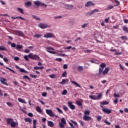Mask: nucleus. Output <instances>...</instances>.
Instances as JSON below:
<instances>
[{
    "instance_id": "nucleus-1",
    "label": "nucleus",
    "mask_w": 128,
    "mask_h": 128,
    "mask_svg": "<svg viewBox=\"0 0 128 128\" xmlns=\"http://www.w3.org/2000/svg\"><path fill=\"white\" fill-rule=\"evenodd\" d=\"M28 58L31 60H38L40 58V56L36 54L33 55L32 54L30 53L28 55Z\"/></svg>"
},
{
    "instance_id": "nucleus-25",
    "label": "nucleus",
    "mask_w": 128,
    "mask_h": 128,
    "mask_svg": "<svg viewBox=\"0 0 128 128\" xmlns=\"http://www.w3.org/2000/svg\"><path fill=\"white\" fill-rule=\"evenodd\" d=\"M114 8V6L112 5H108L106 8V10H112Z\"/></svg>"
},
{
    "instance_id": "nucleus-17",
    "label": "nucleus",
    "mask_w": 128,
    "mask_h": 128,
    "mask_svg": "<svg viewBox=\"0 0 128 128\" xmlns=\"http://www.w3.org/2000/svg\"><path fill=\"white\" fill-rule=\"evenodd\" d=\"M18 124L17 122H16L14 121H13L11 124H10V126L12 128H16V126H18Z\"/></svg>"
},
{
    "instance_id": "nucleus-62",
    "label": "nucleus",
    "mask_w": 128,
    "mask_h": 128,
    "mask_svg": "<svg viewBox=\"0 0 128 128\" xmlns=\"http://www.w3.org/2000/svg\"><path fill=\"white\" fill-rule=\"evenodd\" d=\"M68 124L72 128H74V124H72V122H69Z\"/></svg>"
},
{
    "instance_id": "nucleus-53",
    "label": "nucleus",
    "mask_w": 128,
    "mask_h": 128,
    "mask_svg": "<svg viewBox=\"0 0 128 128\" xmlns=\"http://www.w3.org/2000/svg\"><path fill=\"white\" fill-rule=\"evenodd\" d=\"M63 109L64 110H65L66 112V110H68V107H66V106H63Z\"/></svg>"
},
{
    "instance_id": "nucleus-16",
    "label": "nucleus",
    "mask_w": 128,
    "mask_h": 128,
    "mask_svg": "<svg viewBox=\"0 0 128 128\" xmlns=\"http://www.w3.org/2000/svg\"><path fill=\"white\" fill-rule=\"evenodd\" d=\"M65 8H66V10H72V8H74V6L70 4H66Z\"/></svg>"
},
{
    "instance_id": "nucleus-2",
    "label": "nucleus",
    "mask_w": 128,
    "mask_h": 128,
    "mask_svg": "<svg viewBox=\"0 0 128 128\" xmlns=\"http://www.w3.org/2000/svg\"><path fill=\"white\" fill-rule=\"evenodd\" d=\"M106 66V65L105 63H102L100 64V68H99L98 74L100 76L102 74V72L104 70V68Z\"/></svg>"
},
{
    "instance_id": "nucleus-11",
    "label": "nucleus",
    "mask_w": 128,
    "mask_h": 128,
    "mask_svg": "<svg viewBox=\"0 0 128 128\" xmlns=\"http://www.w3.org/2000/svg\"><path fill=\"white\" fill-rule=\"evenodd\" d=\"M0 82L1 84H4V86H8V82H6V79L4 78H1Z\"/></svg>"
},
{
    "instance_id": "nucleus-36",
    "label": "nucleus",
    "mask_w": 128,
    "mask_h": 128,
    "mask_svg": "<svg viewBox=\"0 0 128 128\" xmlns=\"http://www.w3.org/2000/svg\"><path fill=\"white\" fill-rule=\"evenodd\" d=\"M90 111L88 110H85L84 112V116H90Z\"/></svg>"
},
{
    "instance_id": "nucleus-58",
    "label": "nucleus",
    "mask_w": 128,
    "mask_h": 128,
    "mask_svg": "<svg viewBox=\"0 0 128 128\" xmlns=\"http://www.w3.org/2000/svg\"><path fill=\"white\" fill-rule=\"evenodd\" d=\"M104 122H105V124H108V126H110V122H108L107 120H104Z\"/></svg>"
},
{
    "instance_id": "nucleus-47",
    "label": "nucleus",
    "mask_w": 128,
    "mask_h": 128,
    "mask_svg": "<svg viewBox=\"0 0 128 128\" xmlns=\"http://www.w3.org/2000/svg\"><path fill=\"white\" fill-rule=\"evenodd\" d=\"M24 60L26 62H28V60H30V59L28 58V56H26V55L24 56Z\"/></svg>"
},
{
    "instance_id": "nucleus-40",
    "label": "nucleus",
    "mask_w": 128,
    "mask_h": 128,
    "mask_svg": "<svg viewBox=\"0 0 128 128\" xmlns=\"http://www.w3.org/2000/svg\"><path fill=\"white\" fill-rule=\"evenodd\" d=\"M61 124H66V119L64 118H62Z\"/></svg>"
},
{
    "instance_id": "nucleus-56",
    "label": "nucleus",
    "mask_w": 128,
    "mask_h": 128,
    "mask_svg": "<svg viewBox=\"0 0 128 128\" xmlns=\"http://www.w3.org/2000/svg\"><path fill=\"white\" fill-rule=\"evenodd\" d=\"M40 6H45V8H46V4H45L44 3L40 2Z\"/></svg>"
},
{
    "instance_id": "nucleus-50",
    "label": "nucleus",
    "mask_w": 128,
    "mask_h": 128,
    "mask_svg": "<svg viewBox=\"0 0 128 128\" xmlns=\"http://www.w3.org/2000/svg\"><path fill=\"white\" fill-rule=\"evenodd\" d=\"M66 74H68L66 73V72H64L62 74V78H66Z\"/></svg>"
},
{
    "instance_id": "nucleus-55",
    "label": "nucleus",
    "mask_w": 128,
    "mask_h": 128,
    "mask_svg": "<svg viewBox=\"0 0 128 128\" xmlns=\"http://www.w3.org/2000/svg\"><path fill=\"white\" fill-rule=\"evenodd\" d=\"M114 98H120V94H118L116 93H114Z\"/></svg>"
},
{
    "instance_id": "nucleus-61",
    "label": "nucleus",
    "mask_w": 128,
    "mask_h": 128,
    "mask_svg": "<svg viewBox=\"0 0 128 128\" xmlns=\"http://www.w3.org/2000/svg\"><path fill=\"white\" fill-rule=\"evenodd\" d=\"M63 68H64V70H66V68H68V64H64V66H63Z\"/></svg>"
},
{
    "instance_id": "nucleus-8",
    "label": "nucleus",
    "mask_w": 128,
    "mask_h": 128,
    "mask_svg": "<svg viewBox=\"0 0 128 128\" xmlns=\"http://www.w3.org/2000/svg\"><path fill=\"white\" fill-rule=\"evenodd\" d=\"M100 12V10L98 9H94V10H92L88 12L87 14V16H92V14H94L96 12Z\"/></svg>"
},
{
    "instance_id": "nucleus-24",
    "label": "nucleus",
    "mask_w": 128,
    "mask_h": 128,
    "mask_svg": "<svg viewBox=\"0 0 128 128\" xmlns=\"http://www.w3.org/2000/svg\"><path fill=\"white\" fill-rule=\"evenodd\" d=\"M42 34H36L34 36V38H42Z\"/></svg>"
},
{
    "instance_id": "nucleus-31",
    "label": "nucleus",
    "mask_w": 128,
    "mask_h": 128,
    "mask_svg": "<svg viewBox=\"0 0 128 128\" xmlns=\"http://www.w3.org/2000/svg\"><path fill=\"white\" fill-rule=\"evenodd\" d=\"M102 96V93L98 94V95L96 96V100H100Z\"/></svg>"
},
{
    "instance_id": "nucleus-39",
    "label": "nucleus",
    "mask_w": 128,
    "mask_h": 128,
    "mask_svg": "<svg viewBox=\"0 0 128 128\" xmlns=\"http://www.w3.org/2000/svg\"><path fill=\"white\" fill-rule=\"evenodd\" d=\"M32 16V18H35V20H40V18H38V16H36L33 15V16Z\"/></svg>"
},
{
    "instance_id": "nucleus-37",
    "label": "nucleus",
    "mask_w": 128,
    "mask_h": 128,
    "mask_svg": "<svg viewBox=\"0 0 128 128\" xmlns=\"http://www.w3.org/2000/svg\"><path fill=\"white\" fill-rule=\"evenodd\" d=\"M22 48V45L18 44L16 46V50H21Z\"/></svg>"
},
{
    "instance_id": "nucleus-44",
    "label": "nucleus",
    "mask_w": 128,
    "mask_h": 128,
    "mask_svg": "<svg viewBox=\"0 0 128 128\" xmlns=\"http://www.w3.org/2000/svg\"><path fill=\"white\" fill-rule=\"evenodd\" d=\"M88 23L84 24L82 26V28H86V26H88Z\"/></svg>"
},
{
    "instance_id": "nucleus-4",
    "label": "nucleus",
    "mask_w": 128,
    "mask_h": 128,
    "mask_svg": "<svg viewBox=\"0 0 128 128\" xmlns=\"http://www.w3.org/2000/svg\"><path fill=\"white\" fill-rule=\"evenodd\" d=\"M52 50H54V49L52 47H48L46 48V52H48L52 54H56V52Z\"/></svg>"
},
{
    "instance_id": "nucleus-43",
    "label": "nucleus",
    "mask_w": 128,
    "mask_h": 128,
    "mask_svg": "<svg viewBox=\"0 0 128 128\" xmlns=\"http://www.w3.org/2000/svg\"><path fill=\"white\" fill-rule=\"evenodd\" d=\"M23 78H24V80H30V78H28V76H23Z\"/></svg>"
},
{
    "instance_id": "nucleus-29",
    "label": "nucleus",
    "mask_w": 128,
    "mask_h": 128,
    "mask_svg": "<svg viewBox=\"0 0 128 128\" xmlns=\"http://www.w3.org/2000/svg\"><path fill=\"white\" fill-rule=\"evenodd\" d=\"M90 98H91V100H96V96L95 95H90L89 96Z\"/></svg>"
},
{
    "instance_id": "nucleus-33",
    "label": "nucleus",
    "mask_w": 128,
    "mask_h": 128,
    "mask_svg": "<svg viewBox=\"0 0 128 128\" xmlns=\"http://www.w3.org/2000/svg\"><path fill=\"white\" fill-rule=\"evenodd\" d=\"M6 70H10V72H12V73L14 74H16V71H14V70H12V68H10L8 67V66H6Z\"/></svg>"
},
{
    "instance_id": "nucleus-63",
    "label": "nucleus",
    "mask_w": 128,
    "mask_h": 128,
    "mask_svg": "<svg viewBox=\"0 0 128 128\" xmlns=\"http://www.w3.org/2000/svg\"><path fill=\"white\" fill-rule=\"evenodd\" d=\"M64 48V50H70V48H72V46H69L68 47H65Z\"/></svg>"
},
{
    "instance_id": "nucleus-34",
    "label": "nucleus",
    "mask_w": 128,
    "mask_h": 128,
    "mask_svg": "<svg viewBox=\"0 0 128 128\" xmlns=\"http://www.w3.org/2000/svg\"><path fill=\"white\" fill-rule=\"evenodd\" d=\"M18 102H22V104H26V100H24L20 98H18Z\"/></svg>"
},
{
    "instance_id": "nucleus-20",
    "label": "nucleus",
    "mask_w": 128,
    "mask_h": 128,
    "mask_svg": "<svg viewBox=\"0 0 128 128\" xmlns=\"http://www.w3.org/2000/svg\"><path fill=\"white\" fill-rule=\"evenodd\" d=\"M48 126H50V128H52V126H54V122L52 121H48Z\"/></svg>"
},
{
    "instance_id": "nucleus-15",
    "label": "nucleus",
    "mask_w": 128,
    "mask_h": 128,
    "mask_svg": "<svg viewBox=\"0 0 128 128\" xmlns=\"http://www.w3.org/2000/svg\"><path fill=\"white\" fill-rule=\"evenodd\" d=\"M14 119L12 118H6V122L8 124L9 126L10 125L12 122H14Z\"/></svg>"
},
{
    "instance_id": "nucleus-49",
    "label": "nucleus",
    "mask_w": 128,
    "mask_h": 128,
    "mask_svg": "<svg viewBox=\"0 0 128 128\" xmlns=\"http://www.w3.org/2000/svg\"><path fill=\"white\" fill-rule=\"evenodd\" d=\"M49 76L50 78H54L56 76L54 74H52L50 75H49Z\"/></svg>"
},
{
    "instance_id": "nucleus-9",
    "label": "nucleus",
    "mask_w": 128,
    "mask_h": 128,
    "mask_svg": "<svg viewBox=\"0 0 128 128\" xmlns=\"http://www.w3.org/2000/svg\"><path fill=\"white\" fill-rule=\"evenodd\" d=\"M96 6V4L92 1L87 2V3L85 4V6L86 8H88V6Z\"/></svg>"
},
{
    "instance_id": "nucleus-14",
    "label": "nucleus",
    "mask_w": 128,
    "mask_h": 128,
    "mask_svg": "<svg viewBox=\"0 0 128 128\" xmlns=\"http://www.w3.org/2000/svg\"><path fill=\"white\" fill-rule=\"evenodd\" d=\"M83 120H84L88 122V120H91L92 118L88 115H84L83 116Z\"/></svg>"
},
{
    "instance_id": "nucleus-57",
    "label": "nucleus",
    "mask_w": 128,
    "mask_h": 128,
    "mask_svg": "<svg viewBox=\"0 0 128 128\" xmlns=\"http://www.w3.org/2000/svg\"><path fill=\"white\" fill-rule=\"evenodd\" d=\"M12 48H16V44L15 43H12L11 44Z\"/></svg>"
},
{
    "instance_id": "nucleus-38",
    "label": "nucleus",
    "mask_w": 128,
    "mask_h": 128,
    "mask_svg": "<svg viewBox=\"0 0 128 128\" xmlns=\"http://www.w3.org/2000/svg\"><path fill=\"white\" fill-rule=\"evenodd\" d=\"M78 72H82L84 70V68L82 66H79L78 68Z\"/></svg>"
},
{
    "instance_id": "nucleus-32",
    "label": "nucleus",
    "mask_w": 128,
    "mask_h": 128,
    "mask_svg": "<svg viewBox=\"0 0 128 128\" xmlns=\"http://www.w3.org/2000/svg\"><path fill=\"white\" fill-rule=\"evenodd\" d=\"M18 10V12H20V14H24V10L20 8H17Z\"/></svg>"
},
{
    "instance_id": "nucleus-35",
    "label": "nucleus",
    "mask_w": 128,
    "mask_h": 128,
    "mask_svg": "<svg viewBox=\"0 0 128 128\" xmlns=\"http://www.w3.org/2000/svg\"><path fill=\"white\" fill-rule=\"evenodd\" d=\"M110 104V102H108V101H104V102H101L100 103V104H102L103 106H104L106 104Z\"/></svg>"
},
{
    "instance_id": "nucleus-42",
    "label": "nucleus",
    "mask_w": 128,
    "mask_h": 128,
    "mask_svg": "<svg viewBox=\"0 0 128 128\" xmlns=\"http://www.w3.org/2000/svg\"><path fill=\"white\" fill-rule=\"evenodd\" d=\"M78 122L80 124L81 126H84V121L82 120H79Z\"/></svg>"
},
{
    "instance_id": "nucleus-45",
    "label": "nucleus",
    "mask_w": 128,
    "mask_h": 128,
    "mask_svg": "<svg viewBox=\"0 0 128 128\" xmlns=\"http://www.w3.org/2000/svg\"><path fill=\"white\" fill-rule=\"evenodd\" d=\"M123 30H124V32H128V27L126 26H123Z\"/></svg>"
},
{
    "instance_id": "nucleus-64",
    "label": "nucleus",
    "mask_w": 128,
    "mask_h": 128,
    "mask_svg": "<svg viewBox=\"0 0 128 128\" xmlns=\"http://www.w3.org/2000/svg\"><path fill=\"white\" fill-rule=\"evenodd\" d=\"M97 120H102V116H97Z\"/></svg>"
},
{
    "instance_id": "nucleus-18",
    "label": "nucleus",
    "mask_w": 128,
    "mask_h": 128,
    "mask_svg": "<svg viewBox=\"0 0 128 128\" xmlns=\"http://www.w3.org/2000/svg\"><path fill=\"white\" fill-rule=\"evenodd\" d=\"M66 82H68V79H62L61 82H60V84H64Z\"/></svg>"
},
{
    "instance_id": "nucleus-23",
    "label": "nucleus",
    "mask_w": 128,
    "mask_h": 128,
    "mask_svg": "<svg viewBox=\"0 0 128 128\" xmlns=\"http://www.w3.org/2000/svg\"><path fill=\"white\" fill-rule=\"evenodd\" d=\"M31 6H32V2L29 1L25 2V6H26V8Z\"/></svg>"
},
{
    "instance_id": "nucleus-21",
    "label": "nucleus",
    "mask_w": 128,
    "mask_h": 128,
    "mask_svg": "<svg viewBox=\"0 0 128 128\" xmlns=\"http://www.w3.org/2000/svg\"><path fill=\"white\" fill-rule=\"evenodd\" d=\"M33 2L35 6H40V2L38 0L34 1Z\"/></svg>"
},
{
    "instance_id": "nucleus-26",
    "label": "nucleus",
    "mask_w": 128,
    "mask_h": 128,
    "mask_svg": "<svg viewBox=\"0 0 128 128\" xmlns=\"http://www.w3.org/2000/svg\"><path fill=\"white\" fill-rule=\"evenodd\" d=\"M24 121L26 122H32V120L30 118H24Z\"/></svg>"
},
{
    "instance_id": "nucleus-12",
    "label": "nucleus",
    "mask_w": 128,
    "mask_h": 128,
    "mask_svg": "<svg viewBox=\"0 0 128 128\" xmlns=\"http://www.w3.org/2000/svg\"><path fill=\"white\" fill-rule=\"evenodd\" d=\"M110 71V68H106L102 72V74L104 76L105 74H108V72Z\"/></svg>"
},
{
    "instance_id": "nucleus-22",
    "label": "nucleus",
    "mask_w": 128,
    "mask_h": 128,
    "mask_svg": "<svg viewBox=\"0 0 128 128\" xmlns=\"http://www.w3.org/2000/svg\"><path fill=\"white\" fill-rule=\"evenodd\" d=\"M0 58H4V62H8V58H4V56L0 54Z\"/></svg>"
},
{
    "instance_id": "nucleus-19",
    "label": "nucleus",
    "mask_w": 128,
    "mask_h": 128,
    "mask_svg": "<svg viewBox=\"0 0 128 128\" xmlns=\"http://www.w3.org/2000/svg\"><path fill=\"white\" fill-rule=\"evenodd\" d=\"M11 18H12L14 20H18V18H20V20H26V19H24V18L20 16H17V17L12 16Z\"/></svg>"
},
{
    "instance_id": "nucleus-6",
    "label": "nucleus",
    "mask_w": 128,
    "mask_h": 128,
    "mask_svg": "<svg viewBox=\"0 0 128 128\" xmlns=\"http://www.w3.org/2000/svg\"><path fill=\"white\" fill-rule=\"evenodd\" d=\"M44 38H54V34L52 32H48L46 34H44Z\"/></svg>"
},
{
    "instance_id": "nucleus-28",
    "label": "nucleus",
    "mask_w": 128,
    "mask_h": 128,
    "mask_svg": "<svg viewBox=\"0 0 128 128\" xmlns=\"http://www.w3.org/2000/svg\"><path fill=\"white\" fill-rule=\"evenodd\" d=\"M36 112H39L40 114H42V109L40 108V106H37L36 108Z\"/></svg>"
},
{
    "instance_id": "nucleus-3",
    "label": "nucleus",
    "mask_w": 128,
    "mask_h": 128,
    "mask_svg": "<svg viewBox=\"0 0 128 128\" xmlns=\"http://www.w3.org/2000/svg\"><path fill=\"white\" fill-rule=\"evenodd\" d=\"M100 106L102 108V110L106 114H112V109H108V108H104L102 105L100 104Z\"/></svg>"
},
{
    "instance_id": "nucleus-27",
    "label": "nucleus",
    "mask_w": 128,
    "mask_h": 128,
    "mask_svg": "<svg viewBox=\"0 0 128 128\" xmlns=\"http://www.w3.org/2000/svg\"><path fill=\"white\" fill-rule=\"evenodd\" d=\"M18 68L20 70V72H24V74H28V71L24 70V68H20L18 67Z\"/></svg>"
},
{
    "instance_id": "nucleus-7",
    "label": "nucleus",
    "mask_w": 128,
    "mask_h": 128,
    "mask_svg": "<svg viewBox=\"0 0 128 128\" xmlns=\"http://www.w3.org/2000/svg\"><path fill=\"white\" fill-rule=\"evenodd\" d=\"M46 114H48L50 116H54V114L52 112V110H51L46 109Z\"/></svg>"
},
{
    "instance_id": "nucleus-59",
    "label": "nucleus",
    "mask_w": 128,
    "mask_h": 128,
    "mask_svg": "<svg viewBox=\"0 0 128 128\" xmlns=\"http://www.w3.org/2000/svg\"><path fill=\"white\" fill-rule=\"evenodd\" d=\"M55 60H56L57 62H62V58H56Z\"/></svg>"
},
{
    "instance_id": "nucleus-30",
    "label": "nucleus",
    "mask_w": 128,
    "mask_h": 128,
    "mask_svg": "<svg viewBox=\"0 0 128 128\" xmlns=\"http://www.w3.org/2000/svg\"><path fill=\"white\" fill-rule=\"evenodd\" d=\"M71 82L72 84H75V86H78V88H82L80 85L78 84L76 82H74V80H72Z\"/></svg>"
},
{
    "instance_id": "nucleus-10",
    "label": "nucleus",
    "mask_w": 128,
    "mask_h": 128,
    "mask_svg": "<svg viewBox=\"0 0 128 128\" xmlns=\"http://www.w3.org/2000/svg\"><path fill=\"white\" fill-rule=\"evenodd\" d=\"M68 106H69L70 108V110H74L76 108V106L72 104V102H68Z\"/></svg>"
},
{
    "instance_id": "nucleus-48",
    "label": "nucleus",
    "mask_w": 128,
    "mask_h": 128,
    "mask_svg": "<svg viewBox=\"0 0 128 128\" xmlns=\"http://www.w3.org/2000/svg\"><path fill=\"white\" fill-rule=\"evenodd\" d=\"M56 110H57L58 112H60V114H64V112H62V110H60V108H56Z\"/></svg>"
},
{
    "instance_id": "nucleus-60",
    "label": "nucleus",
    "mask_w": 128,
    "mask_h": 128,
    "mask_svg": "<svg viewBox=\"0 0 128 128\" xmlns=\"http://www.w3.org/2000/svg\"><path fill=\"white\" fill-rule=\"evenodd\" d=\"M70 122H72V123L74 124V126H78V123L72 120H71Z\"/></svg>"
},
{
    "instance_id": "nucleus-52",
    "label": "nucleus",
    "mask_w": 128,
    "mask_h": 128,
    "mask_svg": "<svg viewBox=\"0 0 128 128\" xmlns=\"http://www.w3.org/2000/svg\"><path fill=\"white\" fill-rule=\"evenodd\" d=\"M66 94H68V90H64L62 93L63 95Z\"/></svg>"
},
{
    "instance_id": "nucleus-41",
    "label": "nucleus",
    "mask_w": 128,
    "mask_h": 128,
    "mask_svg": "<svg viewBox=\"0 0 128 128\" xmlns=\"http://www.w3.org/2000/svg\"><path fill=\"white\" fill-rule=\"evenodd\" d=\"M0 50H6V48L4 46H0Z\"/></svg>"
},
{
    "instance_id": "nucleus-51",
    "label": "nucleus",
    "mask_w": 128,
    "mask_h": 128,
    "mask_svg": "<svg viewBox=\"0 0 128 128\" xmlns=\"http://www.w3.org/2000/svg\"><path fill=\"white\" fill-rule=\"evenodd\" d=\"M59 126H60V128H64V124L62 123V122H60L59 123Z\"/></svg>"
},
{
    "instance_id": "nucleus-5",
    "label": "nucleus",
    "mask_w": 128,
    "mask_h": 128,
    "mask_svg": "<svg viewBox=\"0 0 128 128\" xmlns=\"http://www.w3.org/2000/svg\"><path fill=\"white\" fill-rule=\"evenodd\" d=\"M14 32L16 36H24V34L22 31L15 30Z\"/></svg>"
},
{
    "instance_id": "nucleus-13",
    "label": "nucleus",
    "mask_w": 128,
    "mask_h": 128,
    "mask_svg": "<svg viewBox=\"0 0 128 128\" xmlns=\"http://www.w3.org/2000/svg\"><path fill=\"white\" fill-rule=\"evenodd\" d=\"M39 28H48V25L42 23H40L38 24Z\"/></svg>"
},
{
    "instance_id": "nucleus-46",
    "label": "nucleus",
    "mask_w": 128,
    "mask_h": 128,
    "mask_svg": "<svg viewBox=\"0 0 128 128\" xmlns=\"http://www.w3.org/2000/svg\"><path fill=\"white\" fill-rule=\"evenodd\" d=\"M76 104H77V105H78V106H82V102H80V101H76Z\"/></svg>"
},
{
    "instance_id": "nucleus-54",
    "label": "nucleus",
    "mask_w": 128,
    "mask_h": 128,
    "mask_svg": "<svg viewBox=\"0 0 128 128\" xmlns=\"http://www.w3.org/2000/svg\"><path fill=\"white\" fill-rule=\"evenodd\" d=\"M120 54H122V52H116L114 53L115 56H120Z\"/></svg>"
}]
</instances>
